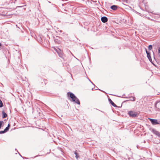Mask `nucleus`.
Listing matches in <instances>:
<instances>
[{"label": "nucleus", "mask_w": 160, "mask_h": 160, "mask_svg": "<svg viewBox=\"0 0 160 160\" xmlns=\"http://www.w3.org/2000/svg\"><path fill=\"white\" fill-rule=\"evenodd\" d=\"M128 114L130 117L134 118L137 117V113L134 111H130L128 112Z\"/></svg>", "instance_id": "f03ea898"}, {"label": "nucleus", "mask_w": 160, "mask_h": 160, "mask_svg": "<svg viewBox=\"0 0 160 160\" xmlns=\"http://www.w3.org/2000/svg\"><path fill=\"white\" fill-rule=\"evenodd\" d=\"M118 7V6L117 5H113L110 7V8L112 9V10H115L117 9Z\"/></svg>", "instance_id": "9d476101"}, {"label": "nucleus", "mask_w": 160, "mask_h": 160, "mask_svg": "<svg viewBox=\"0 0 160 160\" xmlns=\"http://www.w3.org/2000/svg\"><path fill=\"white\" fill-rule=\"evenodd\" d=\"M118 96V97H122H122H121V96Z\"/></svg>", "instance_id": "cd10ccee"}, {"label": "nucleus", "mask_w": 160, "mask_h": 160, "mask_svg": "<svg viewBox=\"0 0 160 160\" xmlns=\"http://www.w3.org/2000/svg\"><path fill=\"white\" fill-rule=\"evenodd\" d=\"M125 98H132V99H129V100H127L126 101H125L124 102H126V101H135V97H125Z\"/></svg>", "instance_id": "6e6552de"}, {"label": "nucleus", "mask_w": 160, "mask_h": 160, "mask_svg": "<svg viewBox=\"0 0 160 160\" xmlns=\"http://www.w3.org/2000/svg\"><path fill=\"white\" fill-rule=\"evenodd\" d=\"M7 132L4 129L3 131H0V134H2L6 132Z\"/></svg>", "instance_id": "f3484780"}, {"label": "nucleus", "mask_w": 160, "mask_h": 160, "mask_svg": "<svg viewBox=\"0 0 160 160\" xmlns=\"http://www.w3.org/2000/svg\"><path fill=\"white\" fill-rule=\"evenodd\" d=\"M2 118H5L7 117V114L4 111H2Z\"/></svg>", "instance_id": "9b49d317"}, {"label": "nucleus", "mask_w": 160, "mask_h": 160, "mask_svg": "<svg viewBox=\"0 0 160 160\" xmlns=\"http://www.w3.org/2000/svg\"><path fill=\"white\" fill-rule=\"evenodd\" d=\"M67 94L68 97H69L72 99V102L78 105H80V103L79 99L73 93L69 92L67 93Z\"/></svg>", "instance_id": "f257e3e1"}, {"label": "nucleus", "mask_w": 160, "mask_h": 160, "mask_svg": "<svg viewBox=\"0 0 160 160\" xmlns=\"http://www.w3.org/2000/svg\"><path fill=\"white\" fill-rule=\"evenodd\" d=\"M158 63L160 65V62H158Z\"/></svg>", "instance_id": "b1692460"}, {"label": "nucleus", "mask_w": 160, "mask_h": 160, "mask_svg": "<svg viewBox=\"0 0 160 160\" xmlns=\"http://www.w3.org/2000/svg\"><path fill=\"white\" fill-rule=\"evenodd\" d=\"M2 46L1 43L0 42V47H1Z\"/></svg>", "instance_id": "393cba45"}, {"label": "nucleus", "mask_w": 160, "mask_h": 160, "mask_svg": "<svg viewBox=\"0 0 160 160\" xmlns=\"http://www.w3.org/2000/svg\"><path fill=\"white\" fill-rule=\"evenodd\" d=\"M38 156H35V157H34V158L36 157H38Z\"/></svg>", "instance_id": "c756f323"}, {"label": "nucleus", "mask_w": 160, "mask_h": 160, "mask_svg": "<svg viewBox=\"0 0 160 160\" xmlns=\"http://www.w3.org/2000/svg\"><path fill=\"white\" fill-rule=\"evenodd\" d=\"M60 32H62V30H60Z\"/></svg>", "instance_id": "a878e982"}, {"label": "nucleus", "mask_w": 160, "mask_h": 160, "mask_svg": "<svg viewBox=\"0 0 160 160\" xmlns=\"http://www.w3.org/2000/svg\"><path fill=\"white\" fill-rule=\"evenodd\" d=\"M137 147L138 149H140V147L138 145L137 146Z\"/></svg>", "instance_id": "412c9836"}, {"label": "nucleus", "mask_w": 160, "mask_h": 160, "mask_svg": "<svg viewBox=\"0 0 160 160\" xmlns=\"http://www.w3.org/2000/svg\"><path fill=\"white\" fill-rule=\"evenodd\" d=\"M144 142H145V141H144Z\"/></svg>", "instance_id": "473e14b6"}, {"label": "nucleus", "mask_w": 160, "mask_h": 160, "mask_svg": "<svg viewBox=\"0 0 160 160\" xmlns=\"http://www.w3.org/2000/svg\"><path fill=\"white\" fill-rule=\"evenodd\" d=\"M108 100L109 103L114 107L116 108L118 106L113 102L110 98H108Z\"/></svg>", "instance_id": "0eeeda50"}, {"label": "nucleus", "mask_w": 160, "mask_h": 160, "mask_svg": "<svg viewBox=\"0 0 160 160\" xmlns=\"http://www.w3.org/2000/svg\"><path fill=\"white\" fill-rule=\"evenodd\" d=\"M145 51L147 55V57L148 60L152 64L154 65V64L153 63L152 61L150 52H148L146 48H145Z\"/></svg>", "instance_id": "20e7f679"}, {"label": "nucleus", "mask_w": 160, "mask_h": 160, "mask_svg": "<svg viewBox=\"0 0 160 160\" xmlns=\"http://www.w3.org/2000/svg\"><path fill=\"white\" fill-rule=\"evenodd\" d=\"M152 52H153V55H154V59H155V57L154 56V52H153V51H152Z\"/></svg>", "instance_id": "5701e85b"}, {"label": "nucleus", "mask_w": 160, "mask_h": 160, "mask_svg": "<svg viewBox=\"0 0 160 160\" xmlns=\"http://www.w3.org/2000/svg\"><path fill=\"white\" fill-rule=\"evenodd\" d=\"M4 124V122L2 121H0V128L3 126Z\"/></svg>", "instance_id": "4468645a"}, {"label": "nucleus", "mask_w": 160, "mask_h": 160, "mask_svg": "<svg viewBox=\"0 0 160 160\" xmlns=\"http://www.w3.org/2000/svg\"><path fill=\"white\" fill-rule=\"evenodd\" d=\"M59 56L61 58H62L63 60H65L63 54V52H58Z\"/></svg>", "instance_id": "1a4fd4ad"}, {"label": "nucleus", "mask_w": 160, "mask_h": 160, "mask_svg": "<svg viewBox=\"0 0 160 160\" xmlns=\"http://www.w3.org/2000/svg\"><path fill=\"white\" fill-rule=\"evenodd\" d=\"M150 130L154 134L160 138V133L154 128L150 129Z\"/></svg>", "instance_id": "39448f33"}, {"label": "nucleus", "mask_w": 160, "mask_h": 160, "mask_svg": "<svg viewBox=\"0 0 160 160\" xmlns=\"http://www.w3.org/2000/svg\"><path fill=\"white\" fill-rule=\"evenodd\" d=\"M159 57H160V55H159Z\"/></svg>", "instance_id": "2f4dec72"}, {"label": "nucleus", "mask_w": 160, "mask_h": 160, "mask_svg": "<svg viewBox=\"0 0 160 160\" xmlns=\"http://www.w3.org/2000/svg\"><path fill=\"white\" fill-rule=\"evenodd\" d=\"M101 20L102 22L105 23L108 21V19L106 17L103 16L101 17Z\"/></svg>", "instance_id": "423d86ee"}, {"label": "nucleus", "mask_w": 160, "mask_h": 160, "mask_svg": "<svg viewBox=\"0 0 160 160\" xmlns=\"http://www.w3.org/2000/svg\"><path fill=\"white\" fill-rule=\"evenodd\" d=\"M158 53L159 54L160 53V47H159L158 48Z\"/></svg>", "instance_id": "a211bd4d"}, {"label": "nucleus", "mask_w": 160, "mask_h": 160, "mask_svg": "<svg viewBox=\"0 0 160 160\" xmlns=\"http://www.w3.org/2000/svg\"><path fill=\"white\" fill-rule=\"evenodd\" d=\"M89 81L92 83V84L94 86H95V85L90 80H89Z\"/></svg>", "instance_id": "4be33fe9"}, {"label": "nucleus", "mask_w": 160, "mask_h": 160, "mask_svg": "<svg viewBox=\"0 0 160 160\" xmlns=\"http://www.w3.org/2000/svg\"><path fill=\"white\" fill-rule=\"evenodd\" d=\"M101 111V112H103V113H104V112H103V111Z\"/></svg>", "instance_id": "c85d7f7f"}, {"label": "nucleus", "mask_w": 160, "mask_h": 160, "mask_svg": "<svg viewBox=\"0 0 160 160\" xmlns=\"http://www.w3.org/2000/svg\"><path fill=\"white\" fill-rule=\"evenodd\" d=\"M88 78V80L89 81V80H90L89 79V78Z\"/></svg>", "instance_id": "7c9ffc66"}, {"label": "nucleus", "mask_w": 160, "mask_h": 160, "mask_svg": "<svg viewBox=\"0 0 160 160\" xmlns=\"http://www.w3.org/2000/svg\"><path fill=\"white\" fill-rule=\"evenodd\" d=\"M10 127V125L9 123L7 127L5 128L4 129L7 132L9 130V129Z\"/></svg>", "instance_id": "ddd939ff"}, {"label": "nucleus", "mask_w": 160, "mask_h": 160, "mask_svg": "<svg viewBox=\"0 0 160 160\" xmlns=\"http://www.w3.org/2000/svg\"><path fill=\"white\" fill-rule=\"evenodd\" d=\"M149 119L153 125H156L160 124V121L158 122L157 119L150 118H149Z\"/></svg>", "instance_id": "7ed1b4c3"}, {"label": "nucleus", "mask_w": 160, "mask_h": 160, "mask_svg": "<svg viewBox=\"0 0 160 160\" xmlns=\"http://www.w3.org/2000/svg\"><path fill=\"white\" fill-rule=\"evenodd\" d=\"M18 154H19V155H20V156L22 157L23 158H25L26 159V158H25V157H22V156L18 152Z\"/></svg>", "instance_id": "6ab92c4d"}, {"label": "nucleus", "mask_w": 160, "mask_h": 160, "mask_svg": "<svg viewBox=\"0 0 160 160\" xmlns=\"http://www.w3.org/2000/svg\"><path fill=\"white\" fill-rule=\"evenodd\" d=\"M95 90H99L100 91H102V92H105L104 91H102V90H100V89H98H98H96Z\"/></svg>", "instance_id": "aec40b11"}, {"label": "nucleus", "mask_w": 160, "mask_h": 160, "mask_svg": "<svg viewBox=\"0 0 160 160\" xmlns=\"http://www.w3.org/2000/svg\"><path fill=\"white\" fill-rule=\"evenodd\" d=\"M76 151L77 150H76V151L74 152V154L75 155L76 158L78 160V158L79 157V156Z\"/></svg>", "instance_id": "f8f14e48"}, {"label": "nucleus", "mask_w": 160, "mask_h": 160, "mask_svg": "<svg viewBox=\"0 0 160 160\" xmlns=\"http://www.w3.org/2000/svg\"><path fill=\"white\" fill-rule=\"evenodd\" d=\"M152 48V45H150L148 46V49L149 50H151Z\"/></svg>", "instance_id": "2eb2a0df"}, {"label": "nucleus", "mask_w": 160, "mask_h": 160, "mask_svg": "<svg viewBox=\"0 0 160 160\" xmlns=\"http://www.w3.org/2000/svg\"><path fill=\"white\" fill-rule=\"evenodd\" d=\"M3 106V103L2 100L0 99V108H2Z\"/></svg>", "instance_id": "dca6fc26"}, {"label": "nucleus", "mask_w": 160, "mask_h": 160, "mask_svg": "<svg viewBox=\"0 0 160 160\" xmlns=\"http://www.w3.org/2000/svg\"><path fill=\"white\" fill-rule=\"evenodd\" d=\"M92 90H94V89H93V88H92Z\"/></svg>", "instance_id": "bb28decb"}]
</instances>
